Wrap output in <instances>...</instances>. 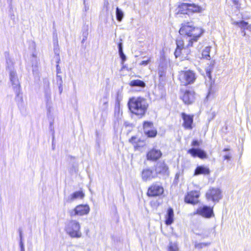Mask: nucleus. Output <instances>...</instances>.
<instances>
[{
  "label": "nucleus",
  "instance_id": "16",
  "mask_svg": "<svg viewBox=\"0 0 251 251\" xmlns=\"http://www.w3.org/2000/svg\"><path fill=\"white\" fill-rule=\"evenodd\" d=\"M162 153L159 150L153 149L149 151L147 154V159L155 161L161 157Z\"/></svg>",
  "mask_w": 251,
  "mask_h": 251
},
{
  "label": "nucleus",
  "instance_id": "45",
  "mask_svg": "<svg viewBox=\"0 0 251 251\" xmlns=\"http://www.w3.org/2000/svg\"><path fill=\"white\" fill-rule=\"evenodd\" d=\"M70 172L71 174H73V172L76 173V169L73 167V169H71Z\"/></svg>",
  "mask_w": 251,
  "mask_h": 251
},
{
  "label": "nucleus",
  "instance_id": "29",
  "mask_svg": "<svg viewBox=\"0 0 251 251\" xmlns=\"http://www.w3.org/2000/svg\"><path fill=\"white\" fill-rule=\"evenodd\" d=\"M210 50V48L209 47H207L205 48L204 50L202 52V55L203 57L209 59V58L210 57L209 55V52Z\"/></svg>",
  "mask_w": 251,
  "mask_h": 251
},
{
  "label": "nucleus",
  "instance_id": "34",
  "mask_svg": "<svg viewBox=\"0 0 251 251\" xmlns=\"http://www.w3.org/2000/svg\"><path fill=\"white\" fill-rule=\"evenodd\" d=\"M119 55L123 62H124L126 60V56L123 52V50L119 51Z\"/></svg>",
  "mask_w": 251,
  "mask_h": 251
},
{
  "label": "nucleus",
  "instance_id": "43",
  "mask_svg": "<svg viewBox=\"0 0 251 251\" xmlns=\"http://www.w3.org/2000/svg\"><path fill=\"white\" fill-rule=\"evenodd\" d=\"M136 138L134 136H132L130 139H129V142L131 143H135V139Z\"/></svg>",
  "mask_w": 251,
  "mask_h": 251
},
{
  "label": "nucleus",
  "instance_id": "24",
  "mask_svg": "<svg viewBox=\"0 0 251 251\" xmlns=\"http://www.w3.org/2000/svg\"><path fill=\"white\" fill-rule=\"evenodd\" d=\"M189 11H191L193 12H201L202 10V8L198 5L194 3H189Z\"/></svg>",
  "mask_w": 251,
  "mask_h": 251
},
{
  "label": "nucleus",
  "instance_id": "9",
  "mask_svg": "<svg viewBox=\"0 0 251 251\" xmlns=\"http://www.w3.org/2000/svg\"><path fill=\"white\" fill-rule=\"evenodd\" d=\"M181 116L183 121L182 126L186 129L191 130L193 128V116L182 112Z\"/></svg>",
  "mask_w": 251,
  "mask_h": 251
},
{
  "label": "nucleus",
  "instance_id": "17",
  "mask_svg": "<svg viewBox=\"0 0 251 251\" xmlns=\"http://www.w3.org/2000/svg\"><path fill=\"white\" fill-rule=\"evenodd\" d=\"M84 197V194L82 191H76L71 194L67 198V201L72 202L77 199H82Z\"/></svg>",
  "mask_w": 251,
  "mask_h": 251
},
{
  "label": "nucleus",
  "instance_id": "19",
  "mask_svg": "<svg viewBox=\"0 0 251 251\" xmlns=\"http://www.w3.org/2000/svg\"><path fill=\"white\" fill-rule=\"evenodd\" d=\"M174 216V210L173 208H169L167 210V212L165 216V224L167 225H170L173 223Z\"/></svg>",
  "mask_w": 251,
  "mask_h": 251
},
{
  "label": "nucleus",
  "instance_id": "13",
  "mask_svg": "<svg viewBox=\"0 0 251 251\" xmlns=\"http://www.w3.org/2000/svg\"><path fill=\"white\" fill-rule=\"evenodd\" d=\"M155 173L158 174L168 175L169 174L168 167L164 162H158L155 166Z\"/></svg>",
  "mask_w": 251,
  "mask_h": 251
},
{
  "label": "nucleus",
  "instance_id": "2",
  "mask_svg": "<svg viewBox=\"0 0 251 251\" xmlns=\"http://www.w3.org/2000/svg\"><path fill=\"white\" fill-rule=\"evenodd\" d=\"M128 105L131 112L140 118L145 115L149 107L147 100L142 97L130 98Z\"/></svg>",
  "mask_w": 251,
  "mask_h": 251
},
{
  "label": "nucleus",
  "instance_id": "20",
  "mask_svg": "<svg viewBox=\"0 0 251 251\" xmlns=\"http://www.w3.org/2000/svg\"><path fill=\"white\" fill-rule=\"evenodd\" d=\"M129 85L131 87H139L141 88H144L145 87L146 84L142 80L136 79L130 81L129 82Z\"/></svg>",
  "mask_w": 251,
  "mask_h": 251
},
{
  "label": "nucleus",
  "instance_id": "18",
  "mask_svg": "<svg viewBox=\"0 0 251 251\" xmlns=\"http://www.w3.org/2000/svg\"><path fill=\"white\" fill-rule=\"evenodd\" d=\"M210 173V171L208 167L204 166H199L196 168L194 176H196L200 175H209Z\"/></svg>",
  "mask_w": 251,
  "mask_h": 251
},
{
  "label": "nucleus",
  "instance_id": "26",
  "mask_svg": "<svg viewBox=\"0 0 251 251\" xmlns=\"http://www.w3.org/2000/svg\"><path fill=\"white\" fill-rule=\"evenodd\" d=\"M215 91L212 88V84H210L208 88V92L206 96L207 100L213 99L214 97Z\"/></svg>",
  "mask_w": 251,
  "mask_h": 251
},
{
  "label": "nucleus",
  "instance_id": "10",
  "mask_svg": "<svg viewBox=\"0 0 251 251\" xmlns=\"http://www.w3.org/2000/svg\"><path fill=\"white\" fill-rule=\"evenodd\" d=\"M142 179L144 181H150L157 177L156 173L149 168L144 169L141 174Z\"/></svg>",
  "mask_w": 251,
  "mask_h": 251
},
{
  "label": "nucleus",
  "instance_id": "27",
  "mask_svg": "<svg viewBox=\"0 0 251 251\" xmlns=\"http://www.w3.org/2000/svg\"><path fill=\"white\" fill-rule=\"evenodd\" d=\"M116 16L117 20L121 22L124 17V12L119 7L116 8Z\"/></svg>",
  "mask_w": 251,
  "mask_h": 251
},
{
  "label": "nucleus",
  "instance_id": "52",
  "mask_svg": "<svg viewBox=\"0 0 251 251\" xmlns=\"http://www.w3.org/2000/svg\"><path fill=\"white\" fill-rule=\"evenodd\" d=\"M12 0H7V1L9 3L10 5H11L12 4Z\"/></svg>",
  "mask_w": 251,
  "mask_h": 251
},
{
  "label": "nucleus",
  "instance_id": "15",
  "mask_svg": "<svg viewBox=\"0 0 251 251\" xmlns=\"http://www.w3.org/2000/svg\"><path fill=\"white\" fill-rule=\"evenodd\" d=\"M188 153L194 157H198L201 159L206 158L207 157L206 152L199 148L190 149L188 151Z\"/></svg>",
  "mask_w": 251,
  "mask_h": 251
},
{
  "label": "nucleus",
  "instance_id": "38",
  "mask_svg": "<svg viewBox=\"0 0 251 251\" xmlns=\"http://www.w3.org/2000/svg\"><path fill=\"white\" fill-rule=\"evenodd\" d=\"M151 62V59H149L147 60H144L140 63V65L146 66Z\"/></svg>",
  "mask_w": 251,
  "mask_h": 251
},
{
  "label": "nucleus",
  "instance_id": "39",
  "mask_svg": "<svg viewBox=\"0 0 251 251\" xmlns=\"http://www.w3.org/2000/svg\"><path fill=\"white\" fill-rule=\"evenodd\" d=\"M20 251H25L23 241H20Z\"/></svg>",
  "mask_w": 251,
  "mask_h": 251
},
{
  "label": "nucleus",
  "instance_id": "14",
  "mask_svg": "<svg viewBox=\"0 0 251 251\" xmlns=\"http://www.w3.org/2000/svg\"><path fill=\"white\" fill-rule=\"evenodd\" d=\"M195 92L193 91L186 90L182 97L183 101L186 104L192 103L195 99Z\"/></svg>",
  "mask_w": 251,
  "mask_h": 251
},
{
  "label": "nucleus",
  "instance_id": "48",
  "mask_svg": "<svg viewBox=\"0 0 251 251\" xmlns=\"http://www.w3.org/2000/svg\"><path fill=\"white\" fill-rule=\"evenodd\" d=\"M56 70H57V74H58L59 73V71L60 70L58 64H57L56 65Z\"/></svg>",
  "mask_w": 251,
  "mask_h": 251
},
{
  "label": "nucleus",
  "instance_id": "8",
  "mask_svg": "<svg viewBox=\"0 0 251 251\" xmlns=\"http://www.w3.org/2000/svg\"><path fill=\"white\" fill-rule=\"evenodd\" d=\"M199 214L205 218H210L214 216L213 211L212 208L208 206H203L200 207L197 209L194 214Z\"/></svg>",
  "mask_w": 251,
  "mask_h": 251
},
{
  "label": "nucleus",
  "instance_id": "40",
  "mask_svg": "<svg viewBox=\"0 0 251 251\" xmlns=\"http://www.w3.org/2000/svg\"><path fill=\"white\" fill-rule=\"evenodd\" d=\"M191 146H200V143L197 140H193L192 142Z\"/></svg>",
  "mask_w": 251,
  "mask_h": 251
},
{
  "label": "nucleus",
  "instance_id": "46",
  "mask_svg": "<svg viewBox=\"0 0 251 251\" xmlns=\"http://www.w3.org/2000/svg\"><path fill=\"white\" fill-rule=\"evenodd\" d=\"M233 2V3L235 4V5H237L238 4V3H239V0H231Z\"/></svg>",
  "mask_w": 251,
  "mask_h": 251
},
{
  "label": "nucleus",
  "instance_id": "36",
  "mask_svg": "<svg viewBox=\"0 0 251 251\" xmlns=\"http://www.w3.org/2000/svg\"><path fill=\"white\" fill-rule=\"evenodd\" d=\"M57 77L60 78V82L59 83V90L60 93H61L63 91V87H62V82H62V77L59 75H57Z\"/></svg>",
  "mask_w": 251,
  "mask_h": 251
},
{
  "label": "nucleus",
  "instance_id": "21",
  "mask_svg": "<svg viewBox=\"0 0 251 251\" xmlns=\"http://www.w3.org/2000/svg\"><path fill=\"white\" fill-rule=\"evenodd\" d=\"M16 94L15 100L18 104H22L23 102V98L22 94L21 93V88L13 90Z\"/></svg>",
  "mask_w": 251,
  "mask_h": 251
},
{
  "label": "nucleus",
  "instance_id": "37",
  "mask_svg": "<svg viewBox=\"0 0 251 251\" xmlns=\"http://www.w3.org/2000/svg\"><path fill=\"white\" fill-rule=\"evenodd\" d=\"M206 75L210 78H211V71H212V68L211 67H207L206 69Z\"/></svg>",
  "mask_w": 251,
  "mask_h": 251
},
{
  "label": "nucleus",
  "instance_id": "28",
  "mask_svg": "<svg viewBox=\"0 0 251 251\" xmlns=\"http://www.w3.org/2000/svg\"><path fill=\"white\" fill-rule=\"evenodd\" d=\"M211 244L210 242L206 243H197L196 242L195 244L196 248L198 249H201L205 247L208 246Z\"/></svg>",
  "mask_w": 251,
  "mask_h": 251
},
{
  "label": "nucleus",
  "instance_id": "3",
  "mask_svg": "<svg viewBox=\"0 0 251 251\" xmlns=\"http://www.w3.org/2000/svg\"><path fill=\"white\" fill-rule=\"evenodd\" d=\"M65 231L72 238H80L82 234L80 231V225L78 222L75 220H70L65 226Z\"/></svg>",
  "mask_w": 251,
  "mask_h": 251
},
{
  "label": "nucleus",
  "instance_id": "35",
  "mask_svg": "<svg viewBox=\"0 0 251 251\" xmlns=\"http://www.w3.org/2000/svg\"><path fill=\"white\" fill-rule=\"evenodd\" d=\"M176 45H177V47L178 48H181V49H182L183 47V41L181 40H176Z\"/></svg>",
  "mask_w": 251,
  "mask_h": 251
},
{
  "label": "nucleus",
  "instance_id": "22",
  "mask_svg": "<svg viewBox=\"0 0 251 251\" xmlns=\"http://www.w3.org/2000/svg\"><path fill=\"white\" fill-rule=\"evenodd\" d=\"M189 3H182L179 5L178 13L181 14H187L186 11H189Z\"/></svg>",
  "mask_w": 251,
  "mask_h": 251
},
{
  "label": "nucleus",
  "instance_id": "47",
  "mask_svg": "<svg viewBox=\"0 0 251 251\" xmlns=\"http://www.w3.org/2000/svg\"><path fill=\"white\" fill-rule=\"evenodd\" d=\"M209 233L204 234L202 235V238H207L209 237Z\"/></svg>",
  "mask_w": 251,
  "mask_h": 251
},
{
  "label": "nucleus",
  "instance_id": "31",
  "mask_svg": "<svg viewBox=\"0 0 251 251\" xmlns=\"http://www.w3.org/2000/svg\"><path fill=\"white\" fill-rule=\"evenodd\" d=\"M177 245L175 243L170 242L168 247V251H178Z\"/></svg>",
  "mask_w": 251,
  "mask_h": 251
},
{
  "label": "nucleus",
  "instance_id": "11",
  "mask_svg": "<svg viewBox=\"0 0 251 251\" xmlns=\"http://www.w3.org/2000/svg\"><path fill=\"white\" fill-rule=\"evenodd\" d=\"M164 192L163 188L158 185H153L148 189L147 194L150 197H155L161 195Z\"/></svg>",
  "mask_w": 251,
  "mask_h": 251
},
{
  "label": "nucleus",
  "instance_id": "1",
  "mask_svg": "<svg viewBox=\"0 0 251 251\" xmlns=\"http://www.w3.org/2000/svg\"><path fill=\"white\" fill-rule=\"evenodd\" d=\"M180 35L189 38L188 47H192L194 42H197L198 39L202 33V29L198 27H195L192 22H187L182 24L179 30Z\"/></svg>",
  "mask_w": 251,
  "mask_h": 251
},
{
  "label": "nucleus",
  "instance_id": "44",
  "mask_svg": "<svg viewBox=\"0 0 251 251\" xmlns=\"http://www.w3.org/2000/svg\"><path fill=\"white\" fill-rule=\"evenodd\" d=\"M118 50L119 51L123 50V44L121 42L118 44Z\"/></svg>",
  "mask_w": 251,
  "mask_h": 251
},
{
  "label": "nucleus",
  "instance_id": "25",
  "mask_svg": "<svg viewBox=\"0 0 251 251\" xmlns=\"http://www.w3.org/2000/svg\"><path fill=\"white\" fill-rule=\"evenodd\" d=\"M188 48L189 47H188L187 46L186 48H182V49H180L177 47L175 52L176 57H177L180 54H183L185 52H189Z\"/></svg>",
  "mask_w": 251,
  "mask_h": 251
},
{
  "label": "nucleus",
  "instance_id": "12",
  "mask_svg": "<svg viewBox=\"0 0 251 251\" xmlns=\"http://www.w3.org/2000/svg\"><path fill=\"white\" fill-rule=\"evenodd\" d=\"M199 193L198 191H191L187 194L185 197V201L188 203L195 204L198 202Z\"/></svg>",
  "mask_w": 251,
  "mask_h": 251
},
{
  "label": "nucleus",
  "instance_id": "49",
  "mask_svg": "<svg viewBox=\"0 0 251 251\" xmlns=\"http://www.w3.org/2000/svg\"><path fill=\"white\" fill-rule=\"evenodd\" d=\"M47 101H48V102L50 100V94H49V95H47Z\"/></svg>",
  "mask_w": 251,
  "mask_h": 251
},
{
  "label": "nucleus",
  "instance_id": "53",
  "mask_svg": "<svg viewBox=\"0 0 251 251\" xmlns=\"http://www.w3.org/2000/svg\"><path fill=\"white\" fill-rule=\"evenodd\" d=\"M160 71L159 70V75H160V76H162V74H160Z\"/></svg>",
  "mask_w": 251,
  "mask_h": 251
},
{
  "label": "nucleus",
  "instance_id": "30",
  "mask_svg": "<svg viewBox=\"0 0 251 251\" xmlns=\"http://www.w3.org/2000/svg\"><path fill=\"white\" fill-rule=\"evenodd\" d=\"M145 134L149 137H154L156 136L157 131L156 130H147L145 131Z\"/></svg>",
  "mask_w": 251,
  "mask_h": 251
},
{
  "label": "nucleus",
  "instance_id": "23",
  "mask_svg": "<svg viewBox=\"0 0 251 251\" xmlns=\"http://www.w3.org/2000/svg\"><path fill=\"white\" fill-rule=\"evenodd\" d=\"M235 25L238 26L239 27H240L241 29H243V30L242 31V32L244 33V36H245L246 32H245L244 30L245 29H247V27L248 26L250 25H249L248 22H246L244 21H241L240 22H234L233 23Z\"/></svg>",
  "mask_w": 251,
  "mask_h": 251
},
{
  "label": "nucleus",
  "instance_id": "41",
  "mask_svg": "<svg viewBox=\"0 0 251 251\" xmlns=\"http://www.w3.org/2000/svg\"><path fill=\"white\" fill-rule=\"evenodd\" d=\"M224 158L225 160H229L231 159V155L229 154H226L224 155Z\"/></svg>",
  "mask_w": 251,
  "mask_h": 251
},
{
  "label": "nucleus",
  "instance_id": "42",
  "mask_svg": "<svg viewBox=\"0 0 251 251\" xmlns=\"http://www.w3.org/2000/svg\"><path fill=\"white\" fill-rule=\"evenodd\" d=\"M19 231L20 236V241H23L22 231L21 229H19Z\"/></svg>",
  "mask_w": 251,
  "mask_h": 251
},
{
  "label": "nucleus",
  "instance_id": "33",
  "mask_svg": "<svg viewBox=\"0 0 251 251\" xmlns=\"http://www.w3.org/2000/svg\"><path fill=\"white\" fill-rule=\"evenodd\" d=\"M153 124L151 122H145L143 125V127L144 129V131L148 130V128H151Z\"/></svg>",
  "mask_w": 251,
  "mask_h": 251
},
{
  "label": "nucleus",
  "instance_id": "7",
  "mask_svg": "<svg viewBox=\"0 0 251 251\" xmlns=\"http://www.w3.org/2000/svg\"><path fill=\"white\" fill-rule=\"evenodd\" d=\"M206 197L208 200L218 202L222 197V191L218 188H210L206 192Z\"/></svg>",
  "mask_w": 251,
  "mask_h": 251
},
{
  "label": "nucleus",
  "instance_id": "6",
  "mask_svg": "<svg viewBox=\"0 0 251 251\" xmlns=\"http://www.w3.org/2000/svg\"><path fill=\"white\" fill-rule=\"evenodd\" d=\"M90 211V207L87 204H80L77 205L75 208L68 211L69 215L71 217L76 216H83L87 215Z\"/></svg>",
  "mask_w": 251,
  "mask_h": 251
},
{
  "label": "nucleus",
  "instance_id": "50",
  "mask_svg": "<svg viewBox=\"0 0 251 251\" xmlns=\"http://www.w3.org/2000/svg\"><path fill=\"white\" fill-rule=\"evenodd\" d=\"M247 29L251 32V24L248 25V27H247Z\"/></svg>",
  "mask_w": 251,
  "mask_h": 251
},
{
  "label": "nucleus",
  "instance_id": "32",
  "mask_svg": "<svg viewBox=\"0 0 251 251\" xmlns=\"http://www.w3.org/2000/svg\"><path fill=\"white\" fill-rule=\"evenodd\" d=\"M54 51L55 54L57 55L58 56V61L60 60L59 59V49L58 48V41L57 40H56L55 42H54ZM59 61L57 62L58 63Z\"/></svg>",
  "mask_w": 251,
  "mask_h": 251
},
{
  "label": "nucleus",
  "instance_id": "5",
  "mask_svg": "<svg viewBox=\"0 0 251 251\" xmlns=\"http://www.w3.org/2000/svg\"><path fill=\"white\" fill-rule=\"evenodd\" d=\"M7 69L9 72V79L13 90L21 88L20 83L16 71L13 69V63L11 59L6 60Z\"/></svg>",
  "mask_w": 251,
  "mask_h": 251
},
{
  "label": "nucleus",
  "instance_id": "4",
  "mask_svg": "<svg viewBox=\"0 0 251 251\" xmlns=\"http://www.w3.org/2000/svg\"><path fill=\"white\" fill-rule=\"evenodd\" d=\"M178 78L181 85L186 86L193 83L196 79V74L191 70L181 71L179 72Z\"/></svg>",
  "mask_w": 251,
  "mask_h": 251
},
{
  "label": "nucleus",
  "instance_id": "51",
  "mask_svg": "<svg viewBox=\"0 0 251 251\" xmlns=\"http://www.w3.org/2000/svg\"><path fill=\"white\" fill-rule=\"evenodd\" d=\"M229 150H230V149L228 148H225L223 150V151H229Z\"/></svg>",
  "mask_w": 251,
  "mask_h": 251
}]
</instances>
